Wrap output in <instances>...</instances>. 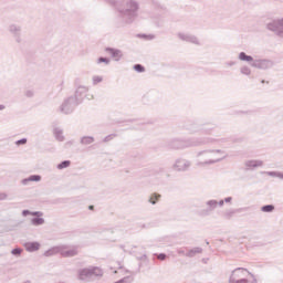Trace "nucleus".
Instances as JSON below:
<instances>
[{
	"mask_svg": "<svg viewBox=\"0 0 283 283\" xmlns=\"http://www.w3.org/2000/svg\"><path fill=\"white\" fill-rule=\"evenodd\" d=\"M3 109H6V105L0 104V112H3Z\"/></svg>",
	"mask_w": 283,
	"mask_h": 283,
	"instance_id": "50",
	"label": "nucleus"
},
{
	"mask_svg": "<svg viewBox=\"0 0 283 283\" xmlns=\"http://www.w3.org/2000/svg\"><path fill=\"white\" fill-rule=\"evenodd\" d=\"M109 3L117 10L122 23L130 25L138 19V12H140L138 0H109Z\"/></svg>",
	"mask_w": 283,
	"mask_h": 283,
	"instance_id": "1",
	"label": "nucleus"
},
{
	"mask_svg": "<svg viewBox=\"0 0 283 283\" xmlns=\"http://www.w3.org/2000/svg\"><path fill=\"white\" fill-rule=\"evenodd\" d=\"M249 275H253V273L249 272L244 268H237L232 271L230 277H229V283H233V280H242L245 277H249Z\"/></svg>",
	"mask_w": 283,
	"mask_h": 283,
	"instance_id": "7",
	"label": "nucleus"
},
{
	"mask_svg": "<svg viewBox=\"0 0 283 283\" xmlns=\"http://www.w3.org/2000/svg\"><path fill=\"white\" fill-rule=\"evenodd\" d=\"M133 69L135 70V72H138V74H143V72H145V67L143 66V64H135Z\"/></svg>",
	"mask_w": 283,
	"mask_h": 283,
	"instance_id": "33",
	"label": "nucleus"
},
{
	"mask_svg": "<svg viewBox=\"0 0 283 283\" xmlns=\"http://www.w3.org/2000/svg\"><path fill=\"white\" fill-rule=\"evenodd\" d=\"M218 206H219V207H224V200L218 201Z\"/></svg>",
	"mask_w": 283,
	"mask_h": 283,
	"instance_id": "48",
	"label": "nucleus"
},
{
	"mask_svg": "<svg viewBox=\"0 0 283 283\" xmlns=\"http://www.w3.org/2000/svg\"><path fill=\"white\" fill-rule=\"evenodd\" d=\"M245 171H253L258 167H264V161L260 159H250L244 163Z\"/></svg>",
	"mask_w": 283,
	"mask_h": 283,
	"instance_id": "11",
	"label": "nucleus"
},
{
	"mask_svg": "<svg viewBox=\"0 0 283 283\" xmlns=\"http://www.w3.org/2000/svg\"><path fill=\"white\" fill-rule=\"evenodd\" d=\"M178 39L186 41L187 43H193L195 45H200L198 38L191 34L178 33Z\"/></svg>",
	"mask_w": 283,
	"mask_h": 283,
	"instance_id": "14",
	"label": "nucleus"
},
{
	"mask_svg": "<svg viewBox=\"0 0 283 283\" xmlns=\"http://www.w3.org/2000/svg\"><path fill=\"white\" fill-rule=\"evenodd\" d=\"M12 255H15L17 258H19V255H21V253H23V249L21 248H14L12 251H11Z\"/></svg>",
	"mask_w": 283,
	"mask_h": 283,
	"instance_id": "36",
	"label": "nucleus"
},
{
	"mask_svg": "<svg viewBox=\"0 0 283 283\" xmlns=\"http://www.w3.org/2000/svg\"><path fill=\"white\" fill-rule=\"evenodd\" d=\"M116 138V134H111L104 137L103 143H109V140H114Z\"/></svg>",
	"mask_w": 283,
	"mask_h": 283,
	"instance_id": "38",
	"label": "nucleus"
},
{
	"mask_svg": "<svg viewBox=\"0 0 283 283\" xmlns=\"http://www.w3.org/2000/svg\"><path fill=\"white\" fill-rule=\"evenodd\" d=\"M90 211H94V206H88Z\"/></svg>",
	"mask_w": 283,
	"mask_h": 283,
	"instance_id": "52",
	"label": "nucleus"
},
{
	"mask_svg": "<svg viewBox=\"0 0 283 283\" xmlns=\"http://www.w3.org/2000/svg\"><path fill=\"white\" fill-rule=\"evenodd\" d=\"M160 262H165L167 260V255L165 253L155 254Z\"/></svg>",
	"mask_w": 283,
	"mask_h": 283,
	"instance_id": "40",
	"label": "nucleus"
},
{
	"mask_svg": "<svg viewBox=\"0 0 283 283\" xmlns=\"http://www.w3.org/2000/svg\"><path fill=\"white\" fill-rule=\"evenodd\" d=\"M62 258H74L78 255V249L77 248H72L70 250H63L61 251Z\"/></svg>",
	"mask_w": 283,
	"mask_h": 283,
	"instance_id": "18",
	"label": "nucleus"
},
{
	"mask_svg": "<svg viewBox=\"0 0 283 283\" xmlns=\"http://www.w3.org/2000/svg\"><path fill=\"white\" fill-rule=\"evenodd\" d=\"M239 61H243L245 63H253L255 60L251 55H247L245 52H240L239 53Z\"/></svg>",
	"mask_w": 283,
	"mask_h": 283,
	"instance_id": "21",
	"label": "nucleus"
},
{
	"mask_svg": "<svg viewBox=\"0 0 283 283\" xmlns=\"http://www.w3.org/2000/svg\"><path fill=\"white\" fill-rule=\"evenodd\" d=\"M202 253V248L197 247V248H192L190 250H188V252L186 253V258H196V255Z\"/></svg>",
	"mask_w": 283,
	"mask_h": 283,
	"instance_id": "20",
	"label": "nucleus"
},
{
	"mask_svg": "<svg viewBox=\"0 0 283 283\" xmlns=\"http://www.w3.org/2000/svg\"><path fill=\"white\" fill-rule=\"evenodd\" d=\"M77 105H81V104L77 103L76 97L70 96L60 106V112H62V114H72V112H74Z\"/></svg>",
	"mask_w": 283,
	"mask_h": 283,
	"instance_id": "5",
	"label": "nucleus"
},
{
	"mask_svg": "<svg viewBox=\"0 0 283 283\" xmlns=\"http://www.w3.org/2000/svg\"><path fill=\"white\" fill-rule=\"evenodd\" d=\"M231 200H233V197H227V198H224V202H227V203H229V202H231Z\"/></svg>",
	"mask_w": 283,
	"mask_h": 283,
	"instance_id": "47",
	"label": "nucleus"
},
{
	"mask_svg": "<svg viewBox=\"0 0 283 283\" xmlns=\"http://www.w3.org/2000/svg\"><path fill=\"white\" fill-rule=\"evenodd\" d=\"M22 216H23V218H28V216H32V211H30V210H23V211H22Z\"/></svg>",
	"mask_w": 283,
	"mask_h": 283,
	"instance_id": "43",
	"label": "nucleus"
},
{
	"mask_svg": "<svg viewBox=\"0 0 283 283\" xmlns=\"http://www.w3.org/2000/svg\"><path fill=\"white\" fill-rule=\"evenodd\" d=\"M189 167H191V161L187 159H177L174 165L177 171H189Z\"/></svg>",
	"mask_w": 283,
	"mask_h": 283,
	"instance_id": "12",
	"label": "nucleus"
},
{
	"mask_svg": "<svg viewBox=\"0 0 283 283\" xmlns=\"http://www.w3.org/2000/svg\"><path fill=\"white\" fill-rule=\"evenodd\" d=\"M177 253H178L179 255H187V253L185 252V249H178V250H177Z\"/></svg>",
	"mask_w": 283,
	"mask_h": 283,
	"instance_id": "46",
	"label": "nucleus"
},
{
	"mask_svg": "<svg viewBox=\"0 0 283 283\" xmlns=\"http://www.w3.org/2000/svg\"><path fill=\"white\" fill-rule=\"evenodd\" d=\"M30 182H41V175H31L21 180V184L24 186L30 185Z\"/></svg>",
	"mask_w": 283,
	"mask_h": 283,
	"instance_id": "17",
	"label": "nucleus"
},
{
	"mask_svg": "<svg viewBox=\"0 0 283 283\" xmlns=\"http://www.w3.org/2000/svg\"><path fill=\"white\" fill-rule=\"evenodd\" d=\"M227 156H223L222 158L219 159H209L207 161H199L197 163V167H205V165H216V163H220L221 160H224Z\"/></svg>",
	"mask_w": 283,
	"mask_h": 283,
	"instance_id": "19",
	"label": "nucleus"
},
{
	"mask_svg": "<svg viewBox=\"0 0 283 283\" xmlns=\"http://www.w3.org/2000/svg\"><path fill=\"white\" fill-rule=\"evenodd\" d=\"M250 65L256 70H271L275 63L268 59H259L254 60L252 63H250Z\"/></svg>",
	"mask_w": 283,
	"mask_h": 283,
	"instance_id": "9",
	"label": "nucleus"
},
{
	"mask_svg": "<svg viewBox=\"0 0 283 283\" xmlns=\"http://www.w3.org/2000/svg\"><path fill=\"white\" fill-rule=\"evenodd\" d=\"M238 62L235 61H230V62H226L227 67H233V65H237Z\"/></svg>",
	"mask_w": 283,
	"mask_h": 283,
	"instance_id": "44",
	"label": "nucleus"
},
{
	"mask_svg": "<svg viewBox=\"0 0 283 283\" xmlns=\"http://www.w3.org/2000/svg\"><path fill=\"white\" fill-rule=\"evenodd\" d=\"M55 253H56V248H52V249H50V250H46V251L44 252V255H45V258H50V256H52V255H55Z\"/></svg>",
	"mask_w": 283,
	"mask_h": 283,
	"instance_id": "34",
	"label": "nucleus"
},
{
	"mask_svg": "<svg viewBox=\"0 0 283 283\" xmlns=\"http://www.w3.org/2000/svg\"><path fill=\"white\" fill-rule=\"evenodd\" d=\"M31 224L33 227H41V224H45V219H43L42 217H33L31 219Z\"/></svg>",
	"mask_w": 283,
	"mask_h": 283,
	"instance_id": "23",
	"label": "nucleus"
},
{
	"mask_svg": "<svg viewBox=\"0 0 283 283\" xmlns=\"http://www.w3.org/2000/svg\"><path fill=\"white\" fill-rule=\"evenodd\" d=\"M161 196L160 193L158 192H154L153 195H150L149 199H148V202L150 205H157L158 203V200H160Z\"/></svg>",
	"mask_w": 283,
	"mask_h": 283,
	"instance_id": "27",
	"label": "nucleus"
},
{
	"mask_svg": "<svg viewBox=\"0 0 283 283\" xmlns=\"http://www.w3.org/2000/svg\"><path fill=\"white\" fill-rule=\"evenodd\" d=\"M8 32L11 34L15 41V43H21L23 39H21V32H23V28L17 23H11L8 27Z\"/></svg>",
	"mask_w": 283,
	"mask_h": 283,
	"instance_id": "8",
	"label": "nucleus"
},
{
	"mask_svg": "<svg viewBox=\"0 0 283 283\" xmlns=\"http://www.w3.org/2000/svg\"><path fill=\"white\" fill-rule=\"evenodd\" d=\"M261 83H266V81L262 80Z\"/></svg>",
	"mask_w": 283,
	"mask_h": 283,
	"instance_id": "53",
	"label": "nucleus"
},
{
	"mask_svg": "<svg viewBox=\"0 0 283 283\" xmlns=\"http://www.w3.org/2000/svg\"><path fill=\"white\" fill-rule=\"evenodd\" d=\"M24 96H27V98H32L34 96V91H31V90L27 91L24 93Z\"/></svg>",
	"mask_w": 283,
	"mask_h": 283,
	"instance_id": "42",
	"label": "nucleus"
},
{
	"mask_svg": "<svg viewBox=\"0 0 283 283\" xmlns=\"http://www.w3.org/2000/svg\"><path fill=\"white\" fill-rule=\"evenodd\" d=\"M266 29L270 30V32H274L276 36H281V39H283V18L279 20H272L266 24Z\"/></svg>",
	"mask_w": 283,
	"mask_h": 283,
	"instance_id": "6",
	"label": "nucleus"
},
{
	"mask_svg": "<svg viewBox=\"0 0 283 283\" xmlns=\"http://www.w3.org/2000/svg\"><path fill=\"white\" fill-rule=\"evenodd\" d=\"M8 195L6 192H0V200H7Z\"/></svg>",
	"mask_w": 283,
	"mask_h": 283,
	"instance_id": "45",
	"label": "nucleus"
},
{
	"mask_svg": "<svg viewBox=\"0 0 283 283\" xmlns=\"http://www.w3.org/2000/svg\"><path fill=\"white\" fill-rule=\"evenodd\" d=\"M105 52L112 56V59H115V61H120L123 59V51L119 49H114V48H106Z\"/></svg>",
	"mask_w": 283,
	"mask_h": 283,
	"instance_id": "15",
	"label": "nucleus"
},
{
	"mask_svg": "<svg viewBox=\"0 0 283 283\" xmlns=\"http://www.w3.org/2000/svg\"><path fill=\"white\" fill-rule=\"evenodd\" d=\"M261 211L263 213H273L275 211V206L274 205H265L261 207Z\"/></svg>",
	"mask_w": 283,
	"mask_h": 283,
	"instance_id": "28",
	"label": "nucleus"
},
{
	"mask_svg": "<svg viewBox=\"0 0 283 283\" xmlns=\"http://www.w3.org/2000/svg\"><path fill=\"white\" fill-rule=\"evenodd\" d=\"M139 39H145L146 41H154V39H156V35L154 34H139L138 35Z\"/></svg>",
	"mask_w": 283,
	"mask_h": 283,
	"instance_id": "32",
	"label": "nucleus"
},
{
	"mask_svg": "<svg viewBox=\"0 0 283 283\" xmlns=\"http://www.w3.org/2000/svg\"><path fill=\"white\" fill-rule=\"evenodd\" d=\"M146 258H147V254H144V255L137 258V260L143 261V260H145Z\"/></svg>",
	"mask_w": 283,
	"mask_h": 283,
	"instance_id": "49",
	"label": "nucleus"
},
{
	"mask_svg": "<svg viewBox=\"0 0 283 283\" xmlns=\"http://www.w3.org/2000/svg\"><path fill=\"white\" fill-rule=\"evenodd\" d=\"M202 154H224L223 150L220 149H216V150H201L197 154V158H200V156H202Z\"/></svg>",
	"mask_w": 283,
	"mask_h": 283,
	"instance_id": "29",
	"label": "nucleus"
},
{
	"mask_svg": "<svg viewBox=\"0 0 283 283\" xmlns=\"http://www.w3.org/2000/svg\"><path fill=\"white\" fill-rule=\"evenodd\" d=\"M103 277V270L98 266H91V268H84L80 269L77 271V279L82 282H86V280H90L91 277Z\"/></svg>",
	"mask_w": 283,
	"mask_h": 283,
	"instance_id": "3",
	"label": "nucleus"
},
{
	"mask_svg": "<svg viewBox=\"0 0 283 283\" xmlns=\"http://www.w3.org/2000/svg\"><path fill=\"white\" fill-rule=\"evenodd\" d=\"M241 74H243L244 76H251V67L244 65L241 66L240 69Z\"/></svg>",
	"mask_w": 283,
	"mask_h": 283,
	"instance_id": "30",
	"label": "nucleus"
},
{
	"mask_svg": "<svg viewBox=\"0 0 283 283\" xmlns=\"http://www.w3.org/2000/svg\"><path fill=\"white\" fill-rule=\"evenodd\" d=\"M15 145L21 146V145H28V138H21L15 142Z\"/></svg>",
	"mask_w": 283,
	"mask_h": 283,
	"instance_id": "39",
	"label": "nucleus"
},
{
	"mask_svg": "<svg viewBox=\"0 0 283 283\" xmlns=\"http://www.w3.org/2000/svg\"><path fill=\"white\" fill-rule=\"evenodd\" d=\"M87 87L86 86H78L75 90V94L72 96L73 98H75V101L77 103H83V98L85 97V94H87Z\"/></svg>",
	"mask_w": 283,
	"mask_h": 283,
	"instance_id": "13",
	"label": "nucleus"
},
{
	"mask_svg": "<svg viewBox=\"0 0 283 283\" xmlns=\"http://www.w3.org/2000/svg\"><path fill=\"white\" fill-rule=\"evenodd\" d=\"M216 127V124H192L190 126L187 127L188 132H190V134H205L206 136H210V134H212L213 129Z\"/></svg>",
	"mask_w": 283,
	"mask_h": 283,
	"instance_id": "4",
	"label": "nucleus"
},
{
	"mask_svg": "<svg viewBox=\"0 0 283 283\" xmlns=\"http://www.w3.org/2000/svg\"><path fill=\"white\" fill-rule=\"evenodd\" d=\"M31 216H34L35 218H43L42 211H31Z\"/></svg>",
	"mask_w": 283,
	"mask_h": 283,
	"instance_id": "41",
	"label": "nucleus"
},
{
	"mask_svg": "<svg viewBox=\"0 0 283 283\" xmlns=\"http://www.w3.org/2000/svg\"><path fill=\"white\" fill-rule=\"evenodd\" d=\"M235 213H240V209H229L223 213L226 220H231Z\"/></svg>",
	"mask_w": 283,
	"mask_h": 283,
	"instance_id": "22",
	"label": "nucleus"
},
{
	"mask_svg": "<svg viewBox=\"0 0 283 283\" xmlns=\"http://www.w3.org/2000/svg\"><path fill=\"white\" fill-rule=\"evenodd\" d=\"M94 136H83L80 139V143L84 146L92 145L94 143Z\"/></svg>",
	"mask_w": 283,
	"mask_h": 283,
	"instance_id": "25",
	"label": "nucleus"
},
{
	"mask_svg": "<svg viewBox=\"0 0 283 283\" xmlns=\"http://www.w3.org/2000/svg\"><path fill=\"white\" fill-rule=\"evenodd\" d=\"M206 207L207 208L201 209L199 211V216H202L203 218H206L207 216H211L213 213V211H216V209H218V200H216V199L208 200L206 202Z\"/></svg>",
	"mask_w": 283,
	"mask_h": 283,
	"instance_id": "10",
	"label": "nucleus"
},
{
	"mask_svg": "<svg viewBox=\"0 0 283 283\" xmlns=\"http://www.w3.org/2000/svg\"><path fill=\"white\" fill-rule=\"evenodd\" d=\"M209 143H213V139L209 137L175 138L167 143V147L169 149H188L189 147H202V145H209Z\"/></svg>",
	"mask_w": 283,
	"mask_h": 283,
	"instance_id": "2",
	"label": "nucleus"
},
{
	"mask_svg": "<svg viewBox=\"0 0 283 283\" xmlns=\"http://www.w3.org/2000/svg\"><path fill=\"white\" fill-rule=\"evenodd\" d=\"M66 145H70V146L74 145V142L70 140V142L66 143Z\"/></svg>",
	"mask_w": 283,
	"mask_h": 283,
	"instance_id": "51",
	"label": "nucleus"
},
{
	"mask_svg": "<svg viewBox=\"0 0 283 283\" xmlns=\"http://www.w3.org/2000/svg\"><path fill=\"white\" fill-rule=\"evenodd\" d=\"M24 248L29 253H34V251H39L41 249V243L33 241L24 243Z\"/></svg>",
	"mask_w": 283,
	"mask_h": 283,
	"instance_id": "16",
	"label": "nucleus"
},
{
	"mask_svg": "<svg viewBox=\"0 0 283 283\" xmlns=\"http://www.w3.org/2000/svg\"><path fill=\"white\" fill-rule=\"evenodd\" d=\"M109 57H103V56H99L97 59V63L101 64V63H105V65H109Z\"/></svg>",
	"mask_w": 283,
	"mask_h": 283,
	"instance_id": "35",
	"label": "nucleus"
},
{
	"mask_svg": "<svg viewBox=\"0 0 283 283\" xmlns=\"http://www.w3.org/2000/svg\"><path fill=\"white\" fill-rule=\"evenodd\" d=\"M98 83H103V77L98 75L93 76V85H98Z\"/></svg>",
	"mask_w": 283,
	"mask_h": 283,
	"instance_id": "37",
	"label": "nucleus"
},
{
	"mask_svg": "<svg viewBox=\"0 0 283 283\" xmlns=\"http://www.w3.org/2000/svg\"><path fill=\"white\" fill-rule=\"evenodd\" d=\"M72 165V161L70 160H63L57 165V169H67Z\"/></svg>",
	"mask_w": 283,
	"mask_h": 283,
	"instance_id": "31",
	"label": "nucleus"
},
{
	"mask_svg": "<svg viewBox=\"0 0 283 283\" xmlns=\"http://www.w3.org/2000/svg\"><path fill=\"white\" fill-rule=\"evenodd\" d=\"M250 277H252V281H249V279H239V280H232V283H258V279H255L254 274H251Z\"/></svg>",
	"mask_w": 283,
	"mask_h": 283,
	"instance_id": "26",
	"label": "nucleus"
},
{
	"mask_svg": "<svg viewBox=\"0 0 283 283\" xmlns=\"http://www.w3.org/2000/svg\"><path fill=\"white\" fill-rule=\"evenodd\" d=\"M53 134H54L56 140H59L60 143H63V140H65V136H63V129L54 128Z\"/></svg>",
	"mask_w": 283,
	"mask_h": 283,
	"instance_id": "24",
	"label": "nucleus"
}]
</instances>
